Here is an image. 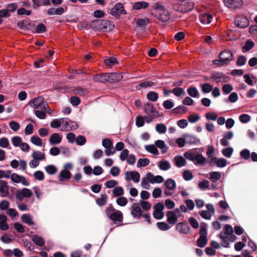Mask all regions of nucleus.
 Listing matches in <instances>:
<instances>
[{
    "instance_id": "f257e3e1",
    "label": "nucleus",
    "mask_w": 257,
    "mask_h": 257,
    "mask_svg": "<svg viewBox=\"0 0 257 257\" xmlns=\"http://www.w3.org/2000/svg\"><path fill=\"white\" fill-rule=\"evenodd\" d=\"M184 157L187 160L192 161L196 166H203L206 161V158L202 154L192 150H189L184 153Z\"/></svg>"
},
{
    "instance_id": "f03ea898",
    "label": "nucleus",
    "mask_w": 257,
    "mask_h": 257,
    "mask_svg": "<svg viewBox=\"0 0 257 257\" xmlns=\"http://www.w3.org/2000/svg\"><path fill=\"white\" fill-rule=\"evenodd\" d=\"M90 27L95 30L107 32L112 30L114 25L109 21L97 19L91 22Z\"/></svg>"
},
{
    "instance_id": "7ed1b4c3",
    "label": "nucleus",
    "mask_w": 257,
    "mask_h": 257,
    "mask_svg": "<svg viewBox=\"0 0 257 257\" xmlns=\"http://www.w3.org/2000/svg\"><path fill=\"white\" fill-rule=\"evenodd\" d=\"M107 217L114 222H121L123 220L122 213L113 208L111 204H109L105 210Z\"/></svg>"
},
{
    "instance_id": "20e7f679",
    "label": "nucleus",
    "mask_w": 257,
    "mask_h": 257,
    "mask_svg": "<svg viewBox=\"0 0 257 257\" xmlns=\"http://www.w3.org/2000/svg\"><path fill=\"white\" fill-rule=\"evenodd\" d=\"M29 105L35 109H39L42 110L48 108V103L44 100V98L42 96H38L32 99L29 101Z\"/></svg>"
},
{
    "instance_id": "39448f33",
    "label": "nucleus",
    "mask_w": 257,
    "mask_h": 257,
    "mask_svg": "<svg viewBox=\"0 0 257 257\" xmlns=\"http://www.w3.org/2000/svg\"><path fill=\"white\" fill-rule=\"evenodd\" d=\"M225 6L230 9H239L243 6L242 0H223Z\"/></svg>"
},
{
    "instance_id": "423d86ee",
    "label": "nucleus",
    "mask_w": 257,
    "mask_h": 257,
    "mask_svg": "<svg viewBox=\"0 0 257 257\" xmlns=\"http://www.w3.org/2000/svg\"><path fill=\"white\" fill-rule=\"evenodd\" d=\"M110 14L118 19L121 14H126L122 4L118 3L111 9Z\"/></svg>"
},
{
    "instance_id": "0eeeda50",
    "label": "nucleus",
    "mask_w": 257,
    "mask_h": 257,
    "mask_svg": "<svg viewBox=\"0 0 257 257\" xmlns=\"http://www.w3.org/2000/svg\"><path fill=\"white\" fill-rule=\"evenodd\" d=\"M124 178L126 181H133L134 183H137L140 180L141 175L136 171H126L124 173Z\"/></svg>"
},
{
    "instance_id": "6e6552de",
    "label": "nucleus",
    "mask_w": 257,
    "mask_h": 257,
    "mask_svg": "<svg viewBox=\"0 0 257 257\" xmlns=\"http://www.w3.org/2000/svg\"><path fill=\"white\" fill-rule=\"evenodd\" d=\"M164 204L162 203H157L154 207L153 216L157 219H161L164 217Z\"/></svg>"
},
{
    "instance_id": "1a4fd4ad",
    "label": "nucleus",
    "mask_w": 257,
    "mask_h": 257,
    "mask_svg": "<svg viewBox=\"0 0 257 257\" xmlns=\"http://www.w3.org/2000/svg\"><path fill=\"white\" fill-rule=\"evenodd\" d=\"M15 195L18 200L22 201L24 198H30L32 195V192L30 189L24 188L21 190L17 191Z\"/></svg>"
},
{
    "instance_id": "9d476101",
    "label": "nucleus",
    "mask_w": 257,
    "mask_h": 257,
    "mask_svg": "<svg viewBox=\"0 0 257 257\" xmlns=\"http://www.w3.org/2000/svg\"><path fill=\"white\" fill-rule=\"evenodd\" d=\"M159 20L165 22L169 20L170 18V15L169 11L165 8L161 10L160 12L156 13L155 14H152Z\"/></svg>"
},
{
    "instance_id": "9b49d317",
    "label": "nucleus",
    "mask_w": 257,
    "mask_h": 257,
    "mask_svg": "<svg viewBox=\"0 0 257 257\" xmlns=\"http://www.w3.org/2000/svg\"><path fill=\"white\" fill-rule=\"evenodd\" d=\"M235 24L240 28H244L249 25V21L246 17L238 16L235 20Z\"/></svg>"
},
{
    "instance_id": "f8f14e48",
    "label": "nucleus",
    "mask_w": 257,
    "mask_h": 257,
    "mask_svg": "<svg viewBox=\"0 0 257 257\" xmlns=\"http://www.w3.org/2000/svg\"><path fill=\"white\" fill-rule=\"evenodd\" d=\"M10 177L12 181L14 183H21L23 185L26 186H28L30 185L29 182L27 181L26 178L23 176H20L16 173H11Z\"/></svg>"
},
{
    "instance_id": "ddd939ff",
    "label": "nucleus",
    "mask_w": 257,
    "mask_h": 257,
    "mask_svg": "<svg viewBox=\"0 0 257 257\" xmlns=\"http://www.w3.org/2000/svg\"><path fill=\"white\" fill-rule=\"evenodd\" d=\"M131 214L134 218H140L142 216V210L139 204L134 203L131 207Z\"/></svg>"
},
{
    "instance_id": "4468645a",
    "label": "nucleus",
    "mask_w": 257,
    "mask_h": 257,
    "mask_svg": "<svg viewBox=\"0 0 257 257\" xmlns=\"http://www.w3.org/2000/svg\"><path fill=\"white\" fill-rule=\"evenodd\" d=\"M194 8V3L192 1H187L180 5L178 11L183 13L192 11Z\"/></svg>"
},
{
    "instance_id": "2eb2a0df",
    "label": "nucleus",
    "mask_w": 257,
    "mask_h": 257,
    "mask_svg": "<svg viewBox=\"0 0 257 257\" xmlns=\"http://www.w3.org/2000/svg\"><path fill=\"white\" fill-rule=\"evenodd\" d=\"M146 176L148 177L149 182L153 184L155 183H161L164 180V178L162 176H154L150 172L147 173L146 174Z\"/></svg>"
},
{
    "instance_id": "dca6fc26",
    "label": "nucleus",
    "mask_w": 257,
    "mask_h": 257,
    "mask_svg": "<svg viewBox=\"0 0 257 257\" xmlns=\"http://www.w3.org/2000/svg\"><path fill=\"white\" fill-rule=\"evenodd\" d=\"M9 187L6 181L0 179V194L2 197H6L9 195Z\"/></svg>"
},
{
    "instance_id": "f3484780",
    "label": "nucleus",
    "mask_w": 257,
    "mask_h": 257,
    "mask_svg": "<svg viewBox=\"0 0 257 257\" xmlns=\"http://www.w3.org/2000/svg\"><path fill=\"white\" fill-rule=\"evenodd\" d=\"M107 82L112 83L120 81L122 79V75L119 73H106Z\"/></svg>"
},
{
    "instance_id": "a211bd4d",
    "label": "nucleus",
    "mask_w": 257,
    "mask_h": 257,
    "mask_svg": "<svg viewBox=\"0 0 257 257\" xmlns=\"http://www.w3.org/2000/svg\"><path fill=\"white\" fill-rule=\"evenodd\" d=\"M219 58L222 60L223 63L226 64L227 61L232 59V53L230 50L223 51L220 54Z\"/></svg>"
},
{
    "instance_id": "6ab92c4d",
    "label": "nucleus",
    "mask_w": 257,
    "mask_h": 257,
    "mask_svg": "<svg viewBox=\"0 0 257 257\" xmlns=\"http://www.w3.org/2000/svg\"><path fill=\"white\" fill-rule=\"evenodd\" d=\"M176 229L181 233L187 234L190 231V227L187 223L179 222L176 225Z\"/></svg>"
},
{
    "instance_id": "aec40b11",
    "label": "nucleus",
    "mask_w": 257,
    "mask_h": 257,
    "mask_svg": "<svg viewBox=\"0 0 257 257\" xmlns=\"http://www.w3.org/2000/svg\"><path fill=\"white\" fill-rule=\"evenodd\" d=\"M144 110L148 115H159V112L155 109L153 105L151 103H147L144 108Z\"/></svg>"
},
{
    "instance_id": "412c9836",
    "label": "nucleus",
    "mask_w": 257,
    "mask_h": 257,
    "mask_svg": "<svg viewBox=\"0 0 257 257\" xmlns=\"http://www.w3.org/2000/svg\"><path fill=\"white\" fill-rule=\"evenodd\" d=\"M186 138V143L190 145H199L200 144V140L196 136L190 135L184 136Z\"/></svg>"
},
{
    "instance_id": "4be33fe9",
    "label": "nucleus",
    "mask_w": 257,
    "mask_h": 257,
    "mask_svg": "<svg viewBox=\"0 0 257 257\" xmlns=\"http://www.w3.org/2000/svg\"><path fill=\"white\" fill-rule=\"evenodd\" d=\"M62 136L58 133H54L50 138L49 143L51 145L59 144L62 141Z\"/></svg>"
},
{
    "instance_id": "5701e85b",
    "label": "nucleus",
    "mask_w": 257,
    "mask_h": 257,
    "mask_svg": "<svg viewBox=\"0 0 257 257\" xmlns=\"http://www.w3.org/2000/svg\"><path fill=\"white\" fill-rule=\"evenodd\" d=\"M212 17L207 13H203L199 17L200 22L203 24H209L211 23Z\"/></svg>"
},
{
    "instance_id": "b1692460",
    "label": "nucleus",
    "mask_w": 257,
    "mask_h": 257,
    "mask_svg": "<svg viewBox=\"0 0 257 257\" xmlns=\"http://www.w3.org/2000/svg\"><path fill=\"white\" fill-rule=\"evenodd\" d=\"M21 219L22 221L28 224V225H33L35 224L33 220V217L30 214H24L21 216Z\"/></svg>"
},
{
    "instance_id": "393cba45",
    "label": "nucleus",
    "mask_w": 257,
    "mask_h": 257,
    "mask_svg": "<svg viewBox=\"0 0 257 257\" xmlns=\"http://www.w3.org/2000/svg\"><path fill=\"white\" fill-rule=\"evenodd\" d=\"M71 174L69 170H63L58 175V179L60 181L63 182L64 180L69 179L71 178Z\"/></svg>"
},
{
    "instance_id": "a878e982",
    "label": "nucleus",
    "mask_w": 257,
    "mask_h": 257,
    "mask_svg": "<svg viewBox=\"0 0 257 257\" xmlns=\"http://www.w3.org/2000/svg\"><path fill=\"white\" fill-rule=\"evenodd\" d=\"M167 221L171 224L174 225L178 221V218L176 216L172 211H167L166 212Z\"/></svg>"
},
{
    "instance_id": "bb28decb",
    "label": "nucleus",
    "mask_w": 257,
    "mask_h": 257,
    "mask_svg": "<svg viewBox=\"0 0 257 257\" xmlns=\"http://www.w3.org/2000/svg\"><path fill=\"white\" fill-rule=\"evenodd\" d=\"M32 157L34 160H37L39 162L46 159L45 154L38 151H34L32 154Z\"/></svg>"
},
{
    "instance_id": "cd10ccee",
    "label": "nucleus",
    "mask_w": 257,
    "mask_h": 257,
    "mask_svg": "<svg viewBox=\"0 0 257 257\" xmlns=\"http://www.w3.org/2000/svg\"><path fill=\"white\" fill-rule=\"evenodd\" d=\"M158 166L160 170L163 171H167L171 168V164L169 161L165 160L158 162Z\"/></svg>"
},
{
    "instance_id": "c85d7f7f",
    "label": "nucleus",
    "mask_w": 257,
    "mask_h": 257,
    "mask_svg": "<svg viewBox=\"0 0 257 257\" xmlns=\"http://www.w3.org/2000/svg\"><path fill=\"white\" fill-rule=\"evenodd\" d=\"M243 77L245 83L250 86H253L257 81L256 78L252 75L245 74Z\"/></svg>"
},
{
    "instance_id": "c756f323",
    "label": "nucleus",
    "mask_w": 257,
    "mask_h": 257,
    "mask_svg": "<svg viewBox=\"0 0 257 257\" xmlns=\"http://www.w3.org/2000/svg\"><path fill=\"white\" fill-rule=\"evenodd\" d=\"M149 3L146 2H138L133 4V8L136 10L145 9L148 7Z\"/></svg>"
},
{
    "instance_id": "7c9ffc66",
    "label": "nucleus",
    "mask_w": 257,
    "mask_h": 257,
    "mask_svg": "<svg viewBox=\"0 0 257 257\" xmlns=\"http://www.w3.org/2000/svg\"><path fill=\"white\" fill-rule=\"evenodd\" d=\"M174 162L175 165L179 168L184 166L186 163L185 159L181 156H176L174 158Z\"/></svg>"
},
{
    "instance_id": "2f4dec72",
    "label": "nucleus",
    "mask_w": 257,
    "mask_h": 257,
    "mask_svg": "<svg viewBox=\"0 0 257 257\" xmlns=\"http://www.w3.org/2000/svg\"><path fill=\"white\" fill-rule=\"evenodd\" d=\"M93 80L96 82H101L105 83L107 82V74H98L93 77Z\"/></svg>"
},
{
    "instance_id": "473e14b6",
    "label": "nucleus",
    "mask_w": 257,
    "mask_h": 257,
    "mask_svg": "<svg viewBox=\"0 0 257 257\" xmlns=\"http://www.w3.org/2000/svg\"><path fill=\"white\" fill-rule=\"evenodd\" d=\"M149 19L148 18L141 19L137 20V26L141 29H144L149 23Z\"/></svg>"
},
{
    "instance_id": "72a5a7b5",
    "label": "nucleus",
    "mask_w": 257,
    "mask_h": 257,
    "mask_svg": "<svg viewBox=\"0 0 257 257\" xmlns=\"http://www.w3.org/2000/svg\"><path fill=\"white\" fill-rule=\"evenodd\" d=\"M155 145L161 150L162 153L167 152L168 148L163 140H157L155 142Z\"/></svg>"
},
{
    "instance_id": "f704fd0d",
    "label": "nucleus",
    "mask_w": 257,
    "mask_h": 257,
    "mask_svg": "<svg viewBox=\"0 0 257 257\" xmlns=\"http://www.w3.org/2000/svg\"><path fill=\"white\" fill-rule=\"evenodd\" d=\"M32 241L37 245L42 246L45 244L44 239L40 236L38 235H33L32 236Z\"/></svg>"
},
{
    "instance_id": "c9c22d12",
    "label": "nucleus",
    "mask_w": 257,
    "mask_h": 257,
    "mask_svg": "<svg viewBox=\"0 0 257 257\" xmlns=\"http://www.w3.org/2000/svg\"><path fill=\"white\" fill-rule=\"evenodd\" d=\"M210 176L209 179L212 182H216L221 178V173L217 171H213L209 173Z\"/></svg>"
},
{
    "instance_id": "e433bc0d",
    "label": "nucleus",
    "mask_w": 257,
    "mask_h": 257,
    "mask_svg": "<svg viewBox=\"0 0 257 257\" xmlns=\"http://www.w3.org/2000/svg\"><path fill=\"white\" fill-rule=\"evenodd\" d=\"M187 93L189 96L194 98H199V93L197 89L193 86H191L187 89Z\"/></svg>"
},
{
    "instance_id": "4c0bfd02",
    "label": "nucleus",
    "mask_w": 257,
    "mask_h": 257,
    "mask_svg": "<svg viewBox=\"0 0 257 257\" xmlns=\"http://www.w3.org/2000/svg\"><path fill=\"white\" fill-rule=\"evenodd\" d=\"M254 46V43L251 40H247L244 46L242 47V51L243 53H246L250 50Z\"/></svg>"
},
{
    "instance_id": "58836bf2",
    "label": "nucleus",
    "mask_w": 257,
    "mask_h": 257,
    "mask_svg": "<svg viewBox=\"0 0 257 257\" xmlns=\"http://www.w3.org/2000/svg\"><path fill=\"white\" fill-rule=\"evenodd\" d=\"M166 187L169 190H173L176 187V184L174 180L172 179H168L165 183Z\"/></svg>"
},
{
    "instance_id": "ea45409f",
    "label": "nucleus",
    "mask_w": 257,
    "mask_h": 257,
    "mask_svg": "<svg viewBox=\"0 0 257 257\" xmlns=\"http://www.w3.org/2000/svg\"><path fill=\"white\" fill-rule=\"evenodd\" d=\"M88 93V90L85 88L78 87L74 89V93L76 95L84 96L87 95Z\"/></svg>"
},
{
    "instance_id": "a19ab883",
    "label": "nucleus",
    "mask_w": 257,
    "mask_h": 257,
    "mask_svg": "<svg viewBox=\"0 0 257 257\" xmlns=\"http://www.w3.org/2000/svg\"><path fill=\"white\" fill-rule=\"evenodd\" d=\"M146 150L154 155H159V151L157 147L154 145H149L145 146Z\"/></svg>"
},
{
    "instance_id": "79ce46f5",
    "label": "nucleus",
    "mask_w": 257,
    "mask_h": 257,
    "mask_svg": "<svg viewBox=\"0 0 257 257\" xmlns=\"http://www.w3.org/2000/svg\"><path fill=\"white\" fill-rule=\"evenodd\" d=\"M113 197H120L124 194V190L122 187L117 186L113 188L112 190Z\"/></svg>"
},
{
    "instance_id": "37998d69",
    "label": "nucleus",
    "mask_w": 257,
    "mask_h": 257,
    "mask_svg": "<svg viewBox=\"0 0 257 257\" xmlns=\"http://www.w3.org/2000/svg\"><path fill=\"white\" fill-rule=\"evenodd\" d=\"M172 92L175 96L178 97H182L186 94L185 91L182 88L178 87L174 88L172 90Z\"/></svg>"
},
{
    "instance_id": "c03bdc74",
    "label": "nucleus",
    "mask_w": 257,
    "mask_h": 257,
    "mask_svg": "<svg viewBox=\"0 0 257 257\" xmlns=\"http://www.w3.org/2000/svg\"><path fill=\"white\" fill-rule=\"evenodd\" d=\"M47 174L50 175L55 174L57 171V168L53 165H49L45 167Z\"/></svg>"
},
{
    "instance_id": "a18cd8bd",
    "label": "nucleus",
    "mask_w": 257,
    "mask_h": 257,
    "mask_svg": "<svg viewBox=\"0 0 257 257\" xmlns=\"http://www.w3.org/2000/svg\"><path fill=\"white\" fill-rule=\"evenodd\" d=\"M218 236L222 239L221 245L224 247H228L229 242L228 241L227 236H225V233L221 232Z\"/></svg>"
},
{
    "instance_id": "49530a36",
    "label": "nucleus",
    "mask_w": 257,
    "mask_h": 257,
    "mask_svg": "<svg viewBox=\"0 0 257 257\" xmlns=\"http://www.w3.org/2000/svg\"><path fill=\"white\" fill-rule=\"evenodd\" d=\"M107 196L105 194H101V196L96 200V203L99 206L104 205L107 201Z\"/></svg>"
},
{
    "instance_id": "de8ad7c7",
    "label": "nucleus",
    "mask_w": 257,
    "mask_h": 257,
    "mask_svg": "<svg viewBox=\"0 0 257 257\" xmlns=\"http://www.w3.org/2000/svg\"><path fill=\"white\" fill-rule=\"evenodd\" d=\"M154 84V83L152 81H146L139 83L137 86V88L140 89L141 88H147L148 87H151Z\"/></svg>"
},
{
    "instance_id": "09e8293b",
    "label": "nucleus",
    "mask_w": 257,
    "mask_h": 257,
    "mask_svg": "<svg viewBox=\"0 0 257 257\" xmlns=\"http://www.w3.org/2000/svg\"><path fill=\"white\" fill-rule=\"evenodd\" d=\"M63 118L54 119L50 123V126L52 128H58L62 125Z\"/></svg>"
},
{
    "instance_id": "8fccbe9b",
    "label": "nucleus",
    "mask_w": 257,
    "mask_h": 257,
    "mask_svg": "<svg viewBox=\"0 0 257 257\" xmlns=\"http://www.w3.org/2000/svg\"><path fill=\"white\" fill-rule=\"evenodd\" d=\"M156 131L160 134H165L167 131V127L164 123H158L156 125Z\"/></svg>"
},
{
    "instance_id": "3c124183",
    "label": "nucleus",
    "mask_w": 257,
    "mask_h": 257,
    "mask_svg": "<svg viewBox=\"0 0 257 257\" xmlns=\"http://www.w3.org/2000/svg\"><path fill=\"white\" fill-rule=\"evenodd\" d=\"M147 98L151 101L155 102L158 99V95L155 91H150L147 94Z\"/></svg>"
},
{
    "instance_id": "603ef678",
    "label": "nucleus",
    "mask_w": 257,
    "mask_h": 257,
    "mask_svg": "<svg viewBox=\"0 0 257 257\" xmlns=\"http://www.w3.org/2000/svg\"><path fill=\"white\" fill-rule=\"evenodd\" d=\"M233 152V148L231 147H229L222 149L221 152L224 156L229 158L231 157Z\"/></svg>"
},
{
    "instance_id": "864d4df0",
    "label": "nucleus",
    "mask_w": 257,
    "mask_h": 257,
    "mask_svg": "<svg viewBox=\"0 0 257 257\" xmlns=\"http://www.w3.org/2000/svg\"><path fill=\"white\" fill-rule=\"evenodd\" d=\"M150 163V161L147 158L140 159L138 161L137 167L141 168L148 166Z\"/></svg>"
},
{
    "instance_id": "5fc2aeb1",
    "label": "nucleus",
    "mask_w": 257,
    "mask_h": 257,
    "mask_svg": "<svg viewBox=\"0 0 257 257\" xmlns=\"http://www.w3.org/2000/svg\"><path fill=\"white\" fill-rule=\"evenodd\" d=\"M31 142L37 146H41L42 145V140L36 136H33L31 138Z\"/></svg>"
},
{
    "instance_id": "6e6d98bb",
    "label": "nucleus",
    "mask_w": 257,
    "mask_h": 257,
    "mask_svg": "<svg viewBox=\"0 0 257 257\" xmlns=\"http://www.w3.org/2000/svg\"><path fill=\"white\" fill-rule=\"evenodd\" d=\"M207 243L206 236H200L197 240V245L200 247H203Z\"/></svg>"
},
{
    "instance_id": "4d7b16f0",
    "label": "nucleus",
    "mask_w": 257,
    "mask_h": 257,
    "mask_svg": "<svg viewBox=\"0 0 257 257\" xmlns=\"http://www.w3.org/2000/svg\"><path fill=\"white\" fill-rule=\"evenodd\" d=\"M6 213L11 218L12 220L18 216V213L17 211L14 208H11L8 209L6 211Z\"/></svg>"
},
{
    "instance_id": "13d9d810",
    "label": "nucleus",
    "mask_w": 257,
    "mask_h": 257,
    "mask_svg": "<svg viewBox=\"0 0 257 257\" xmlns=\"http://www.w3.org/2000/svg\"><path fill=\"white\" fill-rule=\"evenodd\" d=\"M10 205V202L7 200H3L0 202V210L1 211L8 210Z\"/></svg>"
},
{
    "instance_id": "bf43d9fd",
    "label": "nucleus",
    "mask_w": 257,
    "mask_h": 257,
    "mask_svg": "<svg viewBox=\"0 0 257 257\" xmlns=\"http://www.w3.org/2000/svg\"><path fill=\"white\" fill-rule=\"evenodd\" d=\"M70 120H64L63 119L62 125L61 127V131L64 132H68L71 131Z\"/></svg>"
},
{
    "instance_id": "052dcab7",
    "label": "nucleus",
    "mask_w": 257,
    "mask_h": 257,
    "mask_svg": "<svg viewBox=\"0 0 257 257\" xmlns=\"http://www.w3.org/2000/svg\"><path fill=\"white\" fill-rule=\"evenodd\" d=\"M117 204L120 206L123 207L127 203V200L126 197L120 196L116 200Z\"/></svg>"
},
{
    "instance_id": "680f3d73",
    "label": "nucleus",
    "mask_w": 257,
    "mask_h": 257,
    "mask_svg": "<svg viewBox=\"0 0 257 257\" xmlns=\"http://www.w3.org/2000/svg\"><path fill=\"white\" fill-rule=\"evenodd\" d=\"M209 186V182L207 180H203V181L199 182L198 184V187L202 190L208 189Z\"/></svg>"
},
{
    "instance_id": "e2e57ef3",
    "label": "nucleus",
    "mask_w": 257,
    "mask_h": 257,
    "mask_svg": "<svg viewBox=\"0 0 257 257\" xmlns=\"http://www.w3.org/2000/svg\"><path fill=\"white\" fill-rule=\"evenodd\" d=\"M212 86L208 83L203 84L201 86L202 91L204 93H209L212 91Z\"/></svg>"
},
{
    "instance_id": "0e129e2a",
    "label": "nucleus",
    "mask_w": 257,
    "mask_h": 257,
    "mask_svg": "<svg viewBox=\"0 0 257 257\" xmlns=\"http://www.w3.org/2000/svg\"><path fill=\"white\" fill-rule=\"evenodd\" d=\"M149 181L148 178V177H143L141 181V186L143 189L149 190L150 188V185L149 184Z\"/></svg>"
},
{
    "instance_id": "69168bd1",
    "label": "nucleus",
    "mask_w": 257,
    "mask_h": 257,
    "mask_svg": "<svg viewBox=\"0 0 257 257\" xmlns=\"http://www.w3.org/2000/svg\"><path fill=\"white\" fill-rule=\"evenodd\" d=\"M188 110V108L184 105H180L173 109V111L176 114L185 113Z\"/></svg>"
},
{
    "instance_id": "338daca9",
    "label": "nucleus",
    "mask_w": 257,
    "mask_h": 257,
    "mask_svg": "<svg viewBox=\"0 0 257 257\" xmlns=\"http://www.w3.org/2000/svg\"><path fill=\"white\" fill-rule=\"evenodd\" d=\"M9 126L14 132H17L20 127L19 123L14 120L10 122Z\"/></svg>"
},
{
    "instance_id": "774afa93",
    "label": "nucleus",
    "mask_w": 257,
    "mask_h": 257,
    "mask_svg": "<svg viewBox=\"0 0 257 257\" xmlns=\"http://www.w3.org/2000/svg\"><path fill=\"white\" fill-rule=\"evenodd\" d=\"M11 140L13 145L16 147H19L22 142V139L19 136L13 137Z\"/></svg>"
}]
</instances>
